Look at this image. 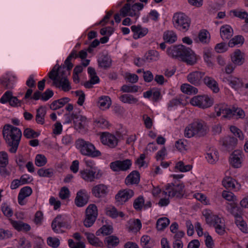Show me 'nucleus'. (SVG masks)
I'll use <instances>...</instances> for the list:
<instances>
[{
  "instance_id": "29",
  "label": "nucleus",
  "mask_w": 248,
  "mask_h": 248,
  "mask_svg": "<svg viewBox=\"0 0 248 248\" xmlns=\"http://www.w3.org/2000/svg\"><path fill=\"white\" fill-rule=\"evenodd\" d=\"M203 82L204 84L212 90L214 93H217L219 92V89L218 87V84L212 78L206 76L204 78Z\"/></svg>"
},
{
  "instance_id": "28",
  "label": "nucleus",
  "mask_w": 248,
  "mask_h": 248,
  "mask_svg": "<svg viewBox=\"0 0 248 248\" xmlns=\"http://www.w3.org/2000/svg\"><path fill=\"white\" fill-rule=\"evenodd\" d=\"M231 60L232 62L236 65H242L245 61L243 53L239 49H236L232 55Z\"/></svg>"
},
{
  "instance_id": "45",
  "label": "nucleus",
  "mask_w": 248,
  "mask_h": 248,
  "mask_svg": "<svg viewBox=\"0 0 248 248\" xmlns=\"http://www.w3.org/2000/svg\"><path fill=\"white\" fill-rule=\"evenodd\" d=\"M244 42V38L241 35H237L232 38L228 43V46L232 47L234 46L239 44H243Z\"/></svg>"
},
{
  "instance_id": "23",
  "label": "nucleus",
  "mask_w": 248,
  "mask_h": 248,
  "mask_svg": "<svg viewBox=\"0 0 248 248\" xmlns=\"http://www.w3.org/2000/svg\"><path fill=\"white\" fill-rule=\"evenodd\" d=\"M223 81L228 83L232 88L237 89L243 86L242 80L237 77L229 76L224 77Z\"/></svg>"
},
{
  "instance_id": "35",
  "label": "nucleus",
  "mask_w": 248,
  "mask_h": 248,
  "mask_svg": "<svg viewBox=\"0 0 248 248\" xmlns=\"http://www.w3.org/2000/svg\"><path fill=\"white\" fill-rule=\"evenodd\" d=\"M85 234L87 236L89 243L95 247H101L103 245L102 242L99 240L98 238L95 237L93 233L86 232Z\"/></svg>"
},
{
  "instance_id": "42",
  "label": "nucleus",
  "mask_w": 248,
  "mask_h": 248,
  "mask_svg": "<svg viewBox=\"0 0 248 248\" xmlns=\"http://www.w3.org/2000/svg\"><path fill=\"white\" fill-rule=\"evenodd\" d=\"M98 104L100 108L104 107L106 108H108L111 104V101L108 96H102L99 97Z\"/></svg>"
},
{
  "instance_id": "36",
  "label": "nucleus",
  "mask_w": 248,
  "mask_h": 248,
  "mask_svg": "<svg viewBox=\"0 0 248 248\" xmlns=\"http://www.w3.org/2000/svg\"><path fill=\"white\" fill-rule=\"evenodd\" d=\"M105 242L108 247L110 248L117 246L119 243V239L116 236L111 235L106 237Z\"/></svg>"
},
{
  "instance_id": "30",
  "label": "nucleus",
  "mask_w": 248,
  "mask_h": 248,
  "mask_svg": "<svg viewBox=\"0 0 248 248\" xmlns=\"http://www.w3.org/2000/svg\"><path fill=\"white\" fill-rule=\"evenodd\" d=\"M70 101V99L68 97H63L61 98L60 99L54 101L50 105V108L52 110H56L62 107H63L65 104L67 103Z\"/></svg>"
},
{
  "instance_id": "49",
  "label": "nucleus",
  "mask_w": 248,
  "mask_h": 248,
  "mask_svg": "<svg viewBox=\"0 0 248 248\" xmlns=\"http://www.w3.org/2000/svg\"><path fill=\"white\" fill-rule=\"evenodd\" d=\"M47 162L46 158L45 155L38 154L36 156L35 163L38 167H42L46 165Z\"/></svg>"
},
{
  "instance_id": "12",
  "label": "nucleus",
  "mask_w": 248,
  "mask_h": 248,
  "mask_svg": "<svg viewBox=\"0 0 248 248\" xmlns=\"http://www.w3.org/2000/svg\"><path fill=\"white\" fill-rule=\"evenodd\" d=\"M134 191L130 189L120 190L115 196V200L118 204H123L134 196Z\"/></svg>"
},
{
  "instance_id": "3",
  "label": "nucleus",
  "mask_w": 248,
  "mask_h": 248,
  "mask_svg": "<svg viewBox=\"0 0 248 248\" xmlns=\"http://www.w3.org/2000/svg\"><path fill=\"white\" fill-rule=\"evenodd\" d=\"M208 131L206 124L202 120L193 122L188 124L185 130V136L190 138L193 137H203Z\"/></svg>"
},
{
  "instance_id": "39",
  "label": "nucleus",
  "mask_w": 248,
  "mask_h": 248,
  "mask_svg": "<svg viewBox=\"0 0 248 248\" xmlns=\"http://www.w3.org/2000/svg\"><path fill=\"white\" fill-rule=\"evenodd\" d=\"M120 100L124 103L135 104L138 101V99L134 97L132 95L124 94L120 97Z\"/></svg>"
},
{
  "instance_id": "2",
  "label": "nucleus",
  "mask_w": 248,
  "mask_h": 248,
  "mask_svg": "<svg viewBox=\"0 0 248 248\" xmlns=\"http://www.w3.org/2000/svg\"><path fill=\"white\" fill-rule=\"evenodd\" d=\"M2 134L6 142L10 147L9 151L16 153L22 136L21 130L10 124H6L3 127Z\"/></svg>"
},
{
  "instance_id": "61",
  "label": "nucleus",
  "mask_w": 248,
  "mask_h": 248,
  "mask_svg": "<svg viewBox=\"0 0 248 248\" xmlns=\"http://www.w3.org/2000/svg\"><path fill=\"white\" fill-rule=\"evenodd\" d=\"M53 92L50 89H47L44 93H42L41 99L43 101H47L53 95Z\"/></svg>"
},
{
  "instance_id": "34",
  "label": "nucleus",
  "mask_w": 248,
  "mask_h": 248,
  "mask_svg": "<svg viewBox=\"0 0 248 248\" xmlns=\"http://www.w3.org/2000/svg\"><path fill=\"white\" fill-rule=\"evenodd\" d=\"M46 114V110L42 106L37 109L35 120L37 124H43L45 123V116Z\"/></svg>"
},
{
  "instance_id": "18",
  "label": "nucleus",
  "mask_w": 248,
  "mask_h": 248,
  "mask_svg": "<svg viewBox=\"0 0 248 248\" xmlns=\"http://www.w3.org/2000/svg\"><path fill=\"white\" fill-rule=\"evenodd\" d=\"M227 209L234 216L236 225L237 224H240L241 223H243L244 220L242 217L239 215L240 211L235 203L232 202L229 204L227 206Z\"/></svg>"
},
{
  "instance_id": "27",
  "label": "nucleus",
  "mask_w": 248,
  "mask_h": 248,
  "mask_svg": "<svg viewBox=\"0 0 248 248\" xmlns=\"http://www.w3.org/2000/svg\"><path fill=\"white\" fill-rule=\"evenodd\" d=\"M140 180V174L137 170L132 171L126 178L125 183L126 185H133L139 184Z\"/></svg>"
},
{
  "instance_id": "21",
  "label": "nucleus",
  "mask_w": 248,
  "mask_h": 248,
  "mask_svg": "<svg viewBox=\"0 0 248 248\" xmlns=\"http://www.w3.org/2000/svg\"><path fill=\"white\" fill-rule=\"evenodd\" d=\"M108 187L104 184H99L93 186L92 189L93 195L96 198L104 197L107 193Z\"/></svg>"
},
{
  "instance_id": "60",
  "label": "nucleus",
  "mask_w": 248,
  "mask_h": 248,
  "mask_svg": "<svg viewBox=\"0 0 248 248\" xmlns=\"http://www.w3.org/2000/svg\"><path fill=\"white\" fill-rule=\"evenodd\" d=\"M69 194L68 188L66 187H63L59 193V196L62 199L65 200L69 197Z\"/></svg>"
},
{
  "instance_id": "31",
  "label": "nucleus",
  "mask_w": 248,
  "mask_h": 248,
  "mask_svg": "<svg viewBox=\"0 0 248 248\" xmlns=\"http://www.w3.org/2000/svg\"><path fill=\"white\" fill-rule=\"evenodd\" d=\"M163 38L165 42L172 44L176 41L177 35L172 31H167L164 32Z\"/></svg>"
},
{
  "instance_id": "20",
  "label": "nucleus",
  "mask_w": 248,
  "mask_h": 248,
  "mask_svg": "<svg viewBox=\"0 0 248 248\" xmlns=\"http://www.w3.org/2000/svg\"><path fill=\"white\" fill-rule=\"evenodd\" d=\"M175 26H181L184 30H187L190 24V20L188 16H173Z\"/></svg>"
},
{
  "instance_id": "44",
  "label": "nucleus",
  "mask_w": 248,
  "mask_h": 248,
  "mask_svg": "<svg viewBox=\"0 0 248 248\" xmlns=\"http://www.w3.org/2000/svg\"><path fill=\"white\" fill-rule=\"evenodd\" d=\"M235 181L231 177H226L222 181L223 186L227 189H233L235 188Z\"/></svg>"
},
{
  "instance_id": "19",
  "label": "nucleus",
  "mask_w": 248,
  "mask_h": 248,
  "mask_svg": "<svg viewBox=\"0 0 248 248\" xmlns=\"http://www.w3.org/2000/svg\"><path fill=\"white\" fill-rule=\"evenodd\" d=\"M237 140L234 137L227 136L222 140V145L225 150L230 152L234 149L236 145Z\"/></svg>"
},
{
  "instance_id": "64",
  "label": "nucleus",
  "mask_w": 248,
  "mask_h": 248,
  "mask_svg": "<svg viewBox=\"0 0 248 248\" xmlns=\"http://www.w3.org/2000/svg\"><path fill=\"white\" fill-rule=\"evenodd\" d=\"M227 106L225 105H218L215 107V111L217 112V115L219 116L221 114H223Z\"/></svg>"
},
{
  "instance_id": "17",
  "label": "nucleus",
  "mask_w": 248,
  "mask_h": 248,
  "mask_svg": "<svg viewBox=\"0 0 248 248\" xmlns=\"http://www.w3.org/2000/svg\"><path fill=\"white\" fill-rule=\"evenodd\" d=\"M204 73L194 71L189 73L187 76V79L188 82L191 84L198 86L201 83V79L204 76Z\"/></svg>"
},
{
  "instance_id": "57",
  "label": "nucleus",
  "mask_w": 248,
  "mask_h": 248,
  "mask_svg": "<svg viewBox=\"0 0 248 248\" xmlns=\"http://www.w3.org/2000/svg\"><path fill=\"white\" fill-rule=\"evenodd\" d=\"M8 164V156L6 152H0V165L7 166Z\"/></svg>"
},
{
  "instance_id": "24",
  "label": "nucleus",
  "mask_w": 248,
  "mask_h": 248,
  "mask_svg": "<svg viewBox=\"0 0 248 248\" xmlns=\"http://www.w3.org/2000/svg\"><path fill=\"white\" fill-rule=\"evenodd\" d=\"M242 157V152L240 150H235L231 155V163L232 167L235 168L241 166Z\"/></svg>"
},
{
  "instance_id": "5",
  "label": "nucleus",
  "mask_w": 248,
  "mask_h": 248,
  "mask_svg": "<svg viewBox=\"0 0 248 248\" xmlns=\"http://www.w3.org/2000/svg\"><path fill=\"white\" fill-rule=\"evenodd\" d=\"M133 2V0H127V3L121 9L120 13H116L114 16H139V12L142 9L144 5L135 3L131 5V3Z\"/></svg>"
},
{
  "instance_id": "63",
  "label": "nucleus",
  "mask_w": 248,
  "mask_h": 248,
  "mask_svg": "<svg viewBox=\"0 0 248 248\" xmlns=\"http://www.w3.org/2000/svg\"><path fill=\"white\" fill-rule=\"evenodd\" d=\"M215 49L218 53H223L227 50V48L225 43H220L216 45Z\"/></svg>"
},
{
  "instance_id": "15",
  "label": "nucleus",
  "mask_w": 248,
  "mask_h": 248,
  "mask_svg": "<svg viewBox=\"0 0 248 248\" xmlns=\"http://www.w3.org/2000/svg\"><path fill=\"white\" fill-rule=\"evenodd\" d=\"M89 196L85 190L78 191L75 200V204L78 207H83L88 202Z\"/></svg>"
},
{
  "instance_id": "7",
  "label": "nucleus",
  "mask_w": 248,
  "mask_h": 248,
  "mask_svg": "<svg viewBox=\"0 0 248 248\" xmlns=\"http://www.w3.org/2000/svg\"><path fill=\"white\" fill-rule=\"evenodd\" d=\"M184 187L185 186L182 183L176 185L170 183L165 186V190L168 191L169 197L181 199L185 194Z\"/></svg>"
},
{
  "instance_id": "52",
  "label": "nucleus",
  "mask_w": 248,
  "mask_h": 248,
  "mask_svg": "<svg viewBox=\"0 0 248 248\" xmlns=\"http://www.w3.org/2000/svg\"><path fill=\"white\" fill-rule=\"evenodd\" d=\"M138 90L139 87L136 85H124L121 87V91L124 93H136L138 91Z\"/></svg>"
},
{
  "instance_id": "11",
  "label": "nucleus",
  "mask_w": 248,
  "mask_h": 248,
  "mask_svg": "<svg viewBox=\"0 0 248 248\" xmlns=\"http://www.w3.org/2000/svg\"><path fill=\"white\" fill-rule=\"evenodd\" d=\"M48 76L50 79L53 80V85L57 88L61 87L64 92H68L71 90V87L67 78L56 80V77L52 76V73H48Z\"/></svg>"
},
{
  "instance_id": "38",
  "label": "nucleus",
  "mask_w": 248,
  "mask_h": 248,
  "mask_svg": "<svg viewBox=\"0 0 248 248\" xmlns=\"http://www.w3.org/2000/svg\"><path fill=\"white\" fill-rule=\"evenodd\" d=\"M99 66L104 69H107L110 67L111 60L108 56H104L100 60L98 61Z\"/></svg>"
},
{
  "instance_id": "47",
  "label": "nucleus",
  "mask_w": 248,
  "mask_h": 248,
  "mask_svg": "<svg viewBox=\"0 0 248 248\" xmlns=\"http://www.w3.org/2000/svg\"><path fill=\"white\" fill-rule=\"evenodd\" d=\"M144 203V199L143 196H140L136 198L133 203L134 208L137 211H141Z\"/></svg>"
},
{
  "instance_id": "16",
  "label": "nucleus",
  "mask_w": 248,
  "mask_h": 248,
  "mask_svg": "<svg viewBox=\"0 0 248 248\" xmlns=\"http://www.w3.org/2000/svg\"><path fill=\"white\" fill-rule=\"evenodd\" d=\"M81 177L86 181L92 182L95 179H99L102 176L101 174L97 173L95 174L96 172L90 170H84L80 171Z\"/></svg>"
},
{
  "instance_id": "33",
  "label": "nucleus",
  "mask_w": 248,
  "mask_h": 248,
  "mask_svg": "<svg viewBox=\"0 0 248 248\" xmlns=\"http://www.w3.org/2000/svg\"><path fill=\"white\" fill-rule=\"evenodd\" d=\"M232 35V29L228 25L222 26L220 29V36L223 40H228Z\"/></svg>"
},
{
  "instance_id": "40",
  "label": "nucleus",
  "mask_w": 248,
  "mask_h": 248,
  "mask_svg": "<svg viewBox=\"0 0 248 248\" xmlns=\"http://www.w3.org/2000/svg\"><path fill=\"white\" fill-rule=\"evenodd\" d=\"M181 90L182 92L186 94H196L198 93V89L188 84H183L181 86Z\"/></svg>"
},
{
  "instance_id": "1",
  "label": "nucleus",
  "mask_w": 248,
  "mask_h": 248,
  "mask_svg": "<svg viewBox=\"0 0 248 248\" xmlns=\"http://www.w3.org/2000/svg\"><path fill=\"white\" fill-rule=\"evenodd\" d=\"M167 53L172 57L179 59L188 65H193L197 62V57L194 51L184 45L171 46L167 49Z\"/></svg>"
},
{
  "instance_id": "56",
  "label": "nucleus",
  "mask_w": 248,
  "mask_h": 248,
  "mask_svg": "<svg viewBox=\"0 0 248 248\" xmlns=\"http://www.w3.org/2000/svg\"><path fill=\"white\" fill-rule=\"evenodd\" d=\"M76 96H78L77 103L79 106H82L85 98V94L81 90L77 91L75 92Z\"/></svg>"
},
{
  "instance_id": "9",
  "label": "nucleus",
  "mask_w": 248,
  "mask_h": 248,
  "mask_svg": "<svg viewBox=\"0 0 248 248\" xmlns=\"http://www.w3.org/2000/svg\"><path fill=\"white\" fill-rule=\"evenodd\" d=\"M234 116H236V119L244 118L245 116V112L240 108L233 106L232 108H230L227 106L222 117L224 118L230 119Z\"/></svg>"
},
{
  "instance_id": "25",
  "label": "nucleus",
  "mask_w": 248,
  "mask_h": 248,
  "mask_svg": "<svg viewBox=\"0 0 248 248\" xmlns=\"http://www.w3.org/2000/svg\"><path fill=\"white\" fill-rule=\"evenodd\" d=\"M202 215L205 218L207 224L209 225H216V222L220 219L217 215H214L210 210L203 211Z\"/></svg>"
},
{
  "instance_id": "41",
  "label": "nucleus",
  "mask_w": 248,
  "mask_h": 248,
  "mask_svg": "<svg viewBox=\"0 0 248 248\" xmlns=\"http://www.w3.org/2000/svg\"><path fill=\"white\" fill-rule=\"evenodd\" d=\"M113 232V228L111 225H103L96 232V235L98 236L100 234L103 235H108Z\"/></svg>"
},
{
  "instance_id": "26",
  "label": "nucleus",
  "mask_w": 248,
  "mask_h": 248,
  "mask_svg": "<svg viewBox=\"0 0 248 248\" xmlns=\"http://www.w3.org/2000/svg\"><path fill=\"white\" fill-rule=\"evenodd\" d=\"M32 193V189L29 186H25L20 189L19 193L18 196V203L23 205L25 204L24 200L30 196Z\"/></svg>"
},
{
  "instance_id": "13",
  "label": "nucleus",
  "mask_w": 248,
  "mask_h": 248,
  "mask_svg": "<svg viewBox=\"0 0 248 248\" xmlns=\"http://www.w3.org/2000/svg\"><path fill=\"white\" fill-rule=\"evenodd\" d=\"M70 225L68 224L67 222L64 220L62 216L61 215H58L53 220L51 223V227L53 231L56 233L59 232V230L57 228H61L62 227H65L69 228Z\"/></svg>"
},
{
  "instance_id": "55",
  "label": "nucleus",
  "mask_w": 248,
  "mask_h": 248,
  "mask_svg": "<svg viewBox=\"0 0 248 248\" xmlns=\"http://www.w3.org/2000/svg\"><path fill=\"white\" fill-rule=\"evenodd\" d=\"M47 242L49 246L54 248L58 247L60 244L59 239L56 237H49L47 238Z\"/></svg>"
},
{
  "instance_id": "62",
  "label": "nucleus",
  "mask_w": 248,
  "mask_h": 248,
  "mask_svg": "<svg viewBox=\"0 0 248 248\" xmlns=\"http://www.w3.org/2000/svg\"><path fill=\"white\" fill-rule=\"evenodd\" d=\"M43 219V214L42 211H38L34 216V222L36 224H41Z\"/></svg>"
},
{
  "instance_id": "4",
  "label": "nucleus",
  "mask_w": 248,
  "mask_h": 248,
  "mask_svg": "<svg viewBox=\"0 0 248 248\" xmlns=\"http://www.w3.org/2000/svg\"><path fill=\"white\" fill-rule=\"evenodd\" d=\"M76 144L81 154L84 155L92 157H96L101 155V152L96 150L95 146L89 141L80 139L76 141Z\"/></svg>"
},
{
  "instance_id": "50",
  "label": "nucleus",
  "mask_w": 248,
  "mask_h": 248,
  "mask_svg": "<svg viewBox=\"0 0 248 248\" xmlns=\"http://www.w3.org/2000/svg\"><path fill=\"white\" fill-rule=\"evenodd\" d=\"M38 174L41 177H51L53 175V171L52 169H40L37 171Z\"/></svg>"
},
{
  "instance_id": "8",
  "label": "nucleus",
  "mask_w": 248,
  "mask_h": 248,
  "mask_svg": "<svg viewBox=\"0 0 248 248\" xmlns=\"http://www.w3.org/2000/svg\"><path fill=\"white\" fill-rule=\"evenodd\" d=\"M190 103L193 106L205 108L213 105V99L207 95H197L191 99Z\"/></svg>"
},
{
  "instance_id": "32",
  "label": "nucleus",
  "mask_w": 248,
  "mask_h": 248,
  "mask_svg": "<svg viewBox=\"0 0 248 248\" xmlns=\"http://www.w3.org/2000/svg\"><path fill=\"white\" fill-rule=\"evenodd\" d=\"M13 227L18 231H24L27 232L31 230L30 226L26 223L22 221H14L12 223Z\"/></svg>"
},
{
  "instance_id": "51",
  "label": "nucleus",
  "mask_w": 248,
  "mask_h": 248,
  "mask_svg": "<svg viewBox=\"0 0 248 248\" xmlns=\"http://www.w3.org/2000/svg\"><path fill=\"white\" fill-rule=\"evenodd\" d=\"M192 167L190 165H184L183 162H178L175 168L179 170L181 172H186L191 170Z\"/></svg>"
},
{
  "instance_id": "48",
  "label": "nucleus",
  "mask_w": 248,
  "mask_h": 248,
  "mask_svg": "<svg viewBox=\"0 0 248 248\" xmlns=\"http://www.w3.org/2000/svg\"><path fill=\"white\" fill-rule=\"evenodd\" d=\"M209 33L206 30H201L198 34L199 40L202 43H206L209 40Z\"/></svg>"
},
{
  "instance_id": "14",
  "label": "nucleus",
  "mask_w": 248,
  "mask_h": 248,
  "mask_svg": "<svg viewBox=\"0 0 248 248\" xmlns=\"http://www.w3.org/2000/svg\"><path fill=\"white\" fill-rule=\"evenodd\" d=\"M66 68L64 65L59 66L56 64L49 73H52V76L56 77V80L62 79L67 78Z\"/></svg>"
},
{
  "instance_id": "37",
  "label": "nucleus",
  "mask_w": 248,
  "mask_h": 248,
  "mask_svg": "<svg viewBox=\"0 0 248 248\" xmlns=\"http://www.w3.org/2000/svg\"><path fill=\"white\" fill-rule=\"evenodd\" d=\"M170 224V220L167 217L159 218L156 222V228L158 231H163Z\"/></svg>"
},
{
  "instance_id": "54",
  "label": "nucleus",
  "mask_w": 248,
  "mask_h": 248,
  "mask_svg": "<svg viewBox=\"0 0 248 248\" xmlns=\"http://www.w3.org/2000/svg\"><path fill=\"white\" fill-rule=\"evenodd\" d=\"M106 214L112 218H116L118 216V212L114 207L106 208Z\"/></svg>"
},
{
  "instance_id": "46",
  "label": "nucleus",
  "mask_w": 248,
  "mask_h": 248,
  "mask_svg": "<svg viewBox=\"0 0 248 248\" xmlns=\"http://www.w3.org/2000/svg\"><path fill=\"white\" fill-rule=\"evenodd\" d=\"M23 135L27 139H33L38 137L40 133L35 132L30 128H27L24 130Z\"/></svg>"
},
{
  "instance_id": "59",
  "label": "nucleus",
  "mask_w": 248,
  "mask_h": 248,
  "mask_svg": "<svg viewBox=\"0 0 248 248\" xmlns=\"http://www.w3.org/2000/svg\"><path fill=\"white\" fill-rule=\"evenodd\" d=\"M206 159L210 164L215 163L218 159V157L215 153H207L205 156Z\"/></svg>"
},
{
  "instance_id": "10",
  "label": "nucleus",
  "mask_w": 248,
  "mask_h": 248,
  "mask_svg": "<svg viewBox=\"0 0 248 248\" xmlns=\"http://www.w3.org/2000/svg\"><path fill=\"white\" fill-rule=\"evenodd\" d=\"M132 165L131 160L126 159L123 161L116 160L110 164V167L114 171H125L128 170Z\"/></svg>"
},
{
  "instance_id": "43",
  "label": "nucleus",
  "mask_w": 248,
  "mask_h": 248,
  "mask_svg": "<svg viewBox=\"0 0 248 248\" xmlns=\"http://www.w3.org/2000/svg\"><path fill=\"white\" fill-rule=\"evenodd\" d=\"M216 229V232L220 235H223L225 232V225L223 220L220 218L217 222L216 225H213Z\"/></svg>"
},
{
  "instance_id": "6",
  "label": "nucleus",
  "mask_w": 248,
  "mask_h": 248,
  "mask_svg": "<svg viewBox=\"0 0 248 248\" xmlns=\"http://www.w3.org/2000/svg\"><path fill=\"white\" fill-rule=\"evenodd\" d=\"M98 216L97 206L94 204H90L85 211V218L84 225L86 227H91L95 222Z\"/></svg>"
},
{
  "instance_id": "53",
  "label": "nucleus",
  "mask_w": 248,
  "mask_h": 248,
  "mask_svg": "<svg viewBox=\"0 0 248 248\" xmlns=\"http://www.w3.org/2000/svg\"><path fill=\"white\" fill-rule=\"evenodd\" d=\"M159 53L155 50H150L148 51V53L145 56V59L147 60L153 61L155 60L159 56Z\"/></svg>"
},
{
  "instance_id": "58",
  "label": "nucleus",
  "mask_w": 248,
  "mask_h": 248,
  "mask_svg": "<svg viewBox=\"0 0 248 248\" xmlns=\"http://www.w3.org/2000/svg\"><path fill=\"white\" fill-rule=\"evenodd\" d=\"M11 97H12V92L10 91H7L0 99V102L3 104L9 102Z\"/></svg>"
},
{
  "instance_id": "22",
  "label": "nucleus",
  "mask_w": 248,
  "mask_h": 248,
  "mask_svg": "<svg viewBox=\"0 0 248 248\" xmlns=\"http://www.w3.org/2000/svg\"><path fill=\"white\" fill-rule=\"evenodd\" d=\"M101 142L103 144L108 145L111 148L115 147L118 143V140L112 134H103L101 136Z\"/></svg>"
}]
</instances>
